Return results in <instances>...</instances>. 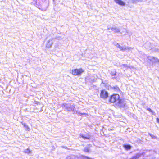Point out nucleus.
I'll return each instance as SVG.
<instances>
[{"label": "nucleus", "mask_w": 159, "mask_h": 159, "mask_svg": "<svg viewBox=\"0 0 159 159\" xmlns=\"http://www.w3.org/2000/svg\"><path fill=\"white\" fill-rule=\"evenodd\" d=\"M121 66H123L124 67H125V68H132V66H128L127 65L125 64H122L121 65Z\"/></svg>", "instance_id": "19"}, {"label": "nucleus", "mask_w": 159, "mask_h": 159, "mask_svg": "<svg viewBox=\"0 0 159 159\" xmlns=\"http://www.w3.org/2000/svg\"><path fill=\"white\" fill-rule=\"evenodd\" d=\"M47 8V5L45 7L42 8V10L43 11H46Z\"/></svg>", "instance_id": "25"}, {"label": "nucleus", "mask_w": 159, "mask_h": 159, "mask_svg": "<svg viewBox=\"0 0 159 159\" xmlns=\"http://www.w3.org/2000/svg\"><path fill=\"white\" fill-rule=\"evenodd\" d=\"M108 92L104 90H102L101 91L100 93V97L103 99H106L108 97Z\"/></svg>", "instance_id": "6"}, {"label": "nucleus", "mask_w": 159, "mask_h": 159, "mask_svg": "<svg viewBox=\"0 0 159 159\" xmlns=\"http://www.w3.org/2000/svg\"><path fill=\"white\" fill-rule=\"evenodd\" d=\"M145 47L148 49H152L153 48V46L151 43L149 42H147L144 45Z\"/></svg>", "instance_id": "8"}, {"label": "nucleus", "mask_w": 159, "mask_h": 159, "mask_svg": "<svg viewBox=\"0 0 159 159\" xmlns=\"http://www.w3.org/2000/svg\"><path fill=\"white\" fill-rule=\"evenodd\" d=\"M157 122L159 123V119L158 118H157Z\"/></svg>", "instance_id": "28"}, {"label": "nucleus", "mask_w": 159, "mask_h": 159, "mask_svg": "<svg viewBox=\"0 0 159 159\" xmlns=\"http://www.w3.org/2000/svg\"><path fill=\"white\" fill-rule=\"evenodd\" d=\"M126 104V102L124 99L119 98V102H118L116 105L120 107H123Z\"/></svg>", "instance_id": "5"}, {"label": "nucleus", "mask_w": 159, "mask_h": 159, "mask_svg": "<svg viewBox=\"0 0 159 159\" xmlns=\"http://www.w3.org/2000/svg\"><path fill=\"white\" fill-rule=\"evenodd\" d=\"M110 74L112 76L115 75L116 74V71L115 70H113L110 72Z\"/></svg>", "instance_id": "20"}, {"label": "nucleus", "mask_w": 159, "mask_h": 159, "mask_svg": "<svg viewBox=\"0 0 159 159\" xmlns=\"http://www.w3.org/2000/svg\"><path fill=\"white\" fill-rule=\"evenodd\" d=\"M154 51H157V49H155V50H154Z\"/></svg>", "instance_id": "29"}, {"label": "nucleus", "mask_w": 159, "mask_h": 159, "mask_svg": "<svg viewBox=\"0 0 159 159\" xmlns=\"http://www.w3.org/2000/svg\"><path fill=\"white\" fill-rule=\"evenodd\" d=\"M141 155V154L140 153L136 154L135 155L133 156L130 159H138Z\"/></svg>", "instance_id": "13"}, {"label": "nucleus", "mask_w": 159, "mask_h": 159, "mask_svg": "<svg viewBox=\"0 0 159 159\" xmlns=\"http://www.w3.org/2000/svg\"><path fill=\"white\" fill-rule=\"evenodd\" d=\"M84 71L82 68L75 69L72 70V73L74 75H80Z\"/></svg>", "instance_id": "3"}, {"label": "nucleus", "mask_w": 159, "mask_h": 159, "mask_svg": "<svg viewBox=\"0 0 159 159\" xmlns=\"http://www.w3.org/2000/svg\"><path fill=\"white\" fill-rule=\"evenodd\" d=\"M120 96L118 94L112 95L109 98V101L111 102H115L116 104L118 102H119Z\"/></svg>", "instance_id": "2"}, {"label": "nucleus", "mask_w": 159, "mask_h": 159, "mask_svg": "<svg viewBox=\"0 0 159 159\" xmlns=\"http://www.w3.org/2000/svg\"><path fill=\"white\" fill-rule=\"evenodd\" d=\"M147 58L148 60L152 62V64H156L159 62V60L157 57L148 56Z\"/></svg>", "instance_id": "4"}, {"label": "nucleus", "mask_w": 159, "mask_h": 159, "mask_svg": "<svg viewBox=\"0 0 159 159\" xmlns=\"http://www.w3.org/2000/svg\"><path fill=\"white\" fill-rule=\"evenodd\" d=\"M117 47L119 48L121 50L123 51H124L126 50H130L132 48L131 47H126L124 46V47H122L120 46V45L118 43L117 45L116 46Z\"/></svg>", "instance_id": "7"}, {"label": "nucleus", "mask_w": 159, "mask_h": 159, "mask_svg": "<svg viewBox=\"0 0 159 159\" xmlns=\"http://www.w3.org/2000/svg\"><path fill=\"white\" fill-rule=\"evenodd\" d=\"M146 109L149 112H151L152 115H155L156 114V113L155 112L151 110L150 108H148V107H146Z\"/></svg>", "instance_id": "14"}, {"label": "nucleus", "mask_w": 159, "mask_h": 159, "mask_svg": "<svg viewBox=\"0 0 159 159\" xmlns=\"http://www.w3.org/2000/svg\"><path fill=\"white\" fill-rule=\"evenodd\" d=\"M63 109L65 111H74L75 106L73 104H67L66 103H63L62 105Z\"/></svg>", "instance_id": "1"}, {"label": "nucleus", "mask_w": 159, "mask_h": 159, "mask_svg": "<svg viewBox=\"0 0 159 159\" xmlns=\"http://www.w3.org/2000/svg\"><path fill=\"white\" fill-rule=\"evenodd\" d=\"M114 89L116 91H120V89L119 87L117 86H115L113 87Z\"/></svg>", "instance_id": "22"}, {"label": "nucleus", "mask_w": 159, "mask_h": 159, "mask_svg": "<svg viewBox=\"0 0 159 159\" xmlns=\"http://www.w3.org/2000/svg\"><path fill=\"white\" fill-rule=\"evenodd\" d=\"M115 2L118 5L121 6H124L125 3L121 0H114Z\"/></svg>", "instance_id": "11"}, {"label": "nucleus", "mask_w": 159, "mask_h": 159, "mask_svg": "<svg viewBox=\"0 0 159 159\" xmlns=\"http://www.w3.org/2000/svg\"><path fill=\"white\" fill-rule=\"evenodd\" d=\"M118 43H116V42H114L113 43V44H114V45H115V46H116V45H117V44Z\"/></svg>", "instance_id": "27"}, {"label": "nucleus", "mask_w": 159, "mask_h": 159, "mask_svg": "<svg viewBox=\"0 0 159 159\" xmlns=\"http://www.w3.org/2000/svg\"><path fill=\"white\" fill-rule=\"evenodd\" d=\"M75 156L72 155L71 156H69L66 157V159H75L76 158Z\"/></svg>", "instance_id": "16"}, {"label": "nucleus", "mask_w": 159, "mask_h": 159, "mask_svg": "<svg viewBox=\"0 0 159 159\" xmlns=\"http://www.w3.org/2000/svg\"><path fill=\"white\" fill-rule=\"evenodd\" d=\"M84 151L85 152H89V149L87 147H86L84 148Z\"/></svg>", "instance_id": "24"}, {"label": "nucleus", "mask_w": 159, "mask_h": 159, "mask_svg": "<svg viewBox=\"0 0 159 159\" xmlns=\"http://www.w3.org/2000/svg\"><path fill=\"white\" fill-rule=\"evenodd\" d=\"M22 125L24 126L25 128V129L26 130L29 131L30 130V128H29L28 125H26V124L25 123H22Z\"/></svg>", "instance_id": "18"}, {"label": "nucleus", "mask_w": 159, "mask_h": 159, "mask_svg": "<svg viewBox=\"0 0 159 159\" xmlns=\"http://www.w3.org/2000/svg\"><path fill=\"white\" fill-rule=\"evenodd\" d=\"M80 136L83 138L84 139H89V136H86L84 135L80 134Z\"/></svg>", "instance_id": "17"}, {"label": "nucleus", "mask_w": 159, "mask_h": 159, "mask_svg": "<svg viewBox=\"0 0 159 159\" xmlns=\"http://www.w3.org/2000/svg\"><path fill=\"white\" fill-rule=\"evenodd\" d=\"M124 147L127 150H129L131 148V146L130 145H124Z\"/></svg>", "instance_id": "15"}, {"label": "nucleus", "mask_w": 159, "mask_h": 159, "mask_svg": "<svg viewBox=\"0 0 159 159\" xmlns=\"http://www.w3.org/2000/svg\"><path fill=\"white\" fill-rule=\"evenodd\" d=\"M52 40V39H51L47 42L46 45L47 48H49L51 47L53 43Z\"/></svg>", "instance_id": "10"}, {"label": "nucleus", "mask_w": 159, "mask_h": 159, "mask_svg": "<svg viewBox=\"0 0 159 159\" xmlns=\"http://www.w3.org/2000/svg\"><path fill=\"white\" fill-rule=\"evenodd\" d=\"M76 113H77L79 115V116H82V115H86V114L85 113H81V112H77V111H76Z\"/></svg>", "instance_id": "23"}, {"label": "nucleus", "mask_w": 159, "mask_h": 159, "mask_svg": "<svg viewBox=\"0 0 159 159\" xmlns=\"http://www.w3.org/2000/svg\"><path fill=\"white\" fill-rule=\"evenodd\" d=\"M142 0H134V2H135L137 1H141Z\"/></svg>", "instance_id": "26"}, {"label": "nucleus", "mask_w": 159, "mask_h": 159, "mask_svg": "<svg viewBox=\"0 0 159 159\" xmlns=\"http://www.w3.org/2000/svg\"><path fill=\"white\" fill-rule=\"evenodd\" d=\"M125 31H122L121 32V34H123L124 32H125V33L124 34V35H127L128 34L129 36H130L132 34V33L130 32L129 30L125 29Z\"/></svg>", "instance_id": "12"}, {"label": "nucleus", "mask_w": 159, "mask_h": 159, "mask_svg": "<svg viewBox=\"0 0 159 159\" xmlns=\"http://www.w3.org/2000/svg\"><path fill=\"white\" fill-rule=\"evenodd\" d=\"M108 30H109L110 29H111L112 31L114 32V33H118L120 32V29L115 26H113L111 28L110 27H109V26H108Z\"/></svg>", "instance_id": "9"}, {"label": "nucleus", "mask_w": 159, "mask_h": 159, "mask_svg": "<svg viewBox=\"0 0 159 159\" xmlns=\"http://www.w3.org/2000/svg\"><path fill=\"white\" fill-rule=\"evenodd\" d=\"M24 152L26 153H30L31 152L30 150L28 148L26 149H25L24 150Z\"/></svg>", "instance_id": "21"}]
</instances>
